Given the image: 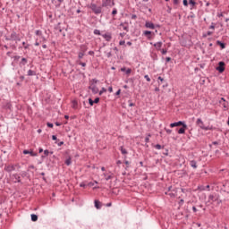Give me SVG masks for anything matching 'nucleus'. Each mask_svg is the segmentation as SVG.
Masks as SVG:
<instances>
[{"instance_id":"21","label":"nucleus","mask_w":229,"mask_h":229,"mask_svg":"<svg viewBox=\"0 0 229 229\" xmlns=\"http://www.w3.org/2000/svg\"><path fill=\"white\" fill-rule=\"evenodd\" d=\"M216 44H217V46H220V47H221L222 49H225V47H226V46L225 45V43H223V42H221V41H219V40L216 41Z\"/></svg>"},{"instance_id":"5","label":"nucleus","mask_w":229,"mask_h":229,"mask_svg":"<svg viewBox=\"0 0 229 229\" xmlns=\"http://www.w3.org/2000/svg\"><path fill=\"white\" fill-rule=\"evenodd\" d=\"M216 71L218 72H225V62L221 61L218 63V66L216 67Z\"/></svg>"},{"instance_id":"4","label":"nucleus","mask_w":229,"mask_h":229,"mask_svg":"<svg viewBox=\"0 0 229 229\" xmlns=\"http://www.w3.org/2000/svg\"><path fill=\"white\" fill-rule=\"evenodd\" d=\"M114 0H102V6L106 7V6H114Z\"/></svg>"},{"instance_id":"47","label":"nucleus","mask_w":229,"mask_h":229,"mask_svg":"<svg viewBox=\"0 0 229 229\" xmlns=\"http://www.w3.org/2000/svg\"><path fill=\"white\" fill-rule=\"evenodd\" d=\"M108 92H110V93L114 92V88H112V86H110V87L108 88Z\"/></svg>"},{"instance_id":"22","label":"nucleus","mask_w":229,"mask_h":229,"mask_svg":"<svg viewBox=\"0 0 229 229\" xmlns=\"http://www.w3.org/2000/svg\"><path fill=\"white\" fill-rule=\"evenodd\" d=\"M36 35L37 37H39L40 38H42V40H46L44 37H42V32L40 30H36Z\"/></svg>"},{"instance_id":"58","label":"nucleus","mask_w":229,"mask_h":229,"mask_svg":"<svg viewBox=\"0 0 229 229\" xmlns=\"http://www.w3.org/2000/svg\"><path fill=\"white\" fill-rule=\"evenodd\" d=\"M116 164H117V165H121V164H123V162H122L121 160H118V161L116 162Z\"/></svg>"},{"instance_id":"8","label":"nucleus","mask_w":229,"mask_h":229,"mask_svg":"<svg viewBox=\"0 0 229 229\" xmlns=\"http://www.w3.org/2000/svg\"><path fill=\"white\" fill-rule=\"evenodd\" d=\"M196 124L197 126H199L201 130L205 128V123H203V120H201L200 118L197 119Z\"/></svg>"},{"instance_id":"1","label":"nucleus","mask_w":229,"mask_h":229,"mask_svg":"<svg viewBox=\"0 0 229 229\" xmlns=\"http://www.w3.org/2000/svg\"><path fill=\"white\" fill-rule=\"evenodd\" d=\"M88 8H89L93 12V13H95V15H99V13H102V12H103V7L98 6L96 4H89Z\"/></svg>"},{"instance_id":"42","label":"nucleus","mask_w":229,"mask_h":229,"mask_svg":"<svg viewBox=\"0 0 229 229\" xmlns=\"http://www.w3.org/2000/svg\"><path fill=\"white\" fill-rule=\"evenodd\" d=\"M124 44H126V42L124 40H122L119 42V46H124Z\"/></svg>"},{"instance_id":"6","label":"nucleus","mask_w":229,"mask_h":229,"mask_svg":"<svg viewBox=\"0 0 229 229\" xmlns=\"http://www.w3.org/2000/svg\"><path fill=\"white\" fill-rule=\"evenodd\" d=\"M89 90H91V92L93 94H98L99 93V89L98 88V86H96V84L92 83L90 86H89Z\"/></svg>"},{"instance_id":"35","label":"nucleus","mask_w":229,"mask_h":229,"mask_svg":"<svg viewBox=\"0 0 229 229\" xmlns=\"http://www.w3.org/2000/svg\"><path fill=\"white\" fill-rule=\"evenodd\" d=\"M182 4L184 6H189V1H187V0H183Z\"/></svg>"},{"instance_id":"30","label":"nucleus","mask_w":229,"mask_h":229,"mask_svg":"<svg viewBox=\"0 0 229 229\" xmlns=\"http://www.w3.org/2000/svg\"><path fill=\"white\" fill-rule=\"evenodd\" d=\"M104 92H106V89L102 88V89L99 91V96H103Z\"/></svg>"},{"instance_id":"57","label":"nucleus","mask_w":229,"mask_h":229,"mask_svg":"<svg viewBox=\"0 0 229 229\" xmlns=\"http://www.w3.org/2000/svg\"><path fill=\"white\" fill-rule=\"evenodd\" d=\"M192 210H193V212H198V208H196V207H192Z\"/></svg>"},{"instance_id":"60","label":"nucleus","mask_w":229,"mask_h":229,"mask_svg":"<svg viewBox=\"0 0 229 229\" xmlns=\"http://www.w3.org/2000/svg\"><path fill=\"white\" fill-rule=\"evenodd\" d=\"M145 142H149V137L145 138Z\"/></svg>"},{"instance_id":"40","label":"nucleus","mask_w":229,"mask_h":229,"mask_svg":"<svg viewBox=\"0 0 229 229\" xmlns=\"http://www.w3.org/2000/svg\"><path fill=\"white\" fill-rule=\"evenodd\" d=\"M112 15H117V9H114V10H113Z\"/></svg>"},{"instance_id":"27","label":"nucleus","mask_w":229,"mask_h":229,"mask_svg":"<svg viewBox=\"0 0 229 229\" xmlns=\"http://www.w3.org/2000/svg\"><path fill=\"white\" fill-rule=\"evenodd\" d=\"M189 4H191L193 8V6H196V2L194 0H189Z\"/></svg>"},{"instance_id":"50","label":"nucleus","mask_w":229,"mask_h":229,"mask_svg":"<svg viewBox=\"0 0 229 229\" xmlns=\"http://www.w3.org/2000/svg\"><path fill=\"white\" fill-rule=\"evenodd\" d=\"M115 96H121V89H118L115 93Z\"/></svg>"},{"instance_id":"25","label":"nucleus","mask_w":229,"mask_h":229,"mask_svg":"<svg viewBox=\"0 0 229 229\" xmlns=\"http://www.w3.org/2000/svg\"><path fill=\"white\" fill-rule=\"evenodd\" d=\"M104 176H105L106 182H108V180H112V179L114 178V176H112V175H106V174H104Z\"/></svg>"},{"instance_id":"12","label":"nucleus","mask_w":229,"mask_h":229,"mask_svg":"<svg viewBox=\"0 0 229 229\" xmlns=\"http://www.w3.org/2000/svg\"><path fill=\"white\" fill-rule=\"evenodd\" d=\"M162 44H163L162 41H159L154 44V47L157 49V51H161Z\"/></svg>"},{"instance_id":"37","label":"nucleus","mask_w":229,"mask_h":229,"mask_svg":"<svg viewBox=\"0 0 229 229\" xmlns=\"http://www.w3.org/2000/svg\"><path fill=\"white\" fill-rule=\"evenodd\" d=\"M162 55H167V49H161Z\"/></svg>"},{"instance_id":"9","label":"nucleus","mask_w":229,"mask_h":229,"mask_svg":"<svg viewBox=\"0 0 229 229\" xmlns=\"http://www.w3.org/2000/svg\"><path fill=\"white\" fill-rule=\"evenodd\" d=\"M102 37L106 42H110V40H112V34L110 33L103 34Z\"/></svg>"},{"instance_id":"53","label":"nucleus","mask_w":229,"mask_h":229,"mask_svg":"<svg viewBox=\"0 0 229 229\" xmlns=\"http://www.w3.org/2000/svg\"><path fill=\"white\" fill-rule=\"evenodd\" d=\"M185 201L183 200V199H182L180 201H179V205H182Z\"/></svg>"},{"instance_id":"45","label":"nucleus","mask_w":229,"mask_h":229,"mask_svg":"<svg viewBox=\"0 0 229 229\" xmlns=\"http://www.w3.org/2000/svg\"><path fill=\"white\" fill-rule=\"evenodd\" d=\"M30 150H23V155H30Z\"/></svg>"},{"instance_id":"3","label":"nucleus","mask_w":229,"mask_h":229,"mask_svg":"<svg viewBox=\"0 0 229 229\" xmlns=\"http://www.w3.org/2000/svg\"><path fill=\"white\" fill-rule=\"evenodd\" d=\"M175 126H183V128H187V124L184 122L179 121L170 124V128H175Z\"/></svg>"},{"instance_id":"31","label":"nucleus","mask_w":229,"mask_h":229,"mask_svg":"<svg viewBox=\"0 0 229 229\" xmlns=\"http://www.w3.org/2000/svg\"><path fill=\"white\" fill-rule=\"evenodd\" d=\"M94 35H101V31L99 30H95Z\"/></svg>"},{"instance_id":"34","label":"nucleus","mask_w":229,"mask_h":229,"mask_svg":"<svg viewBox=\"0 0 229 229\" xmlns=\"http://www.w3.org/2000/svg\"><path fill=\"white\" fill-rule=\"evenodd\" d=\"M156 149H162V145L157 144L155 145Z\"/></svg>"},{"instance_id":"52","label":"nucleus","mask_w":229,"mask_h":229,"mask_svg":"<svg viewBox=\"0 0 229 229\" xmlns=\"http://www.w3.org/2000/svg\"><path fill=\"white\" fill-rule=\"evenodd\" d=\"M35 46H40V43L38 42V38L36 39Z\"/></svg>"},{"instance_id":"29","label":"nucleus","mask_w":229,"mask_h":229,"mask_svg":"<svg viewBox=\"0 0 229 229\" xmlns=\"http://www.w3.org/2000/svg\"><path fill=\"white\" fill-rule=\"evenodd\" d=\"M78 56H79L80 59H81V58H83V56H85V53L84 52H80Z\"/></svg>"},{"instance_id":"18","label":"nucleus","mask_w":229,"mask_h":229,"mask_svg":"<svg viewBox=\"0 0 229 229\" xmlns=\"http://www.w3.org/2000/svg\"><path fill=\"white\" fill-rule=\"evenodd\" d=\"M64 164L67 165H71L72 164V157H69L65 161Z\"/></svg>"},{"instance_id":"62","label":"nucleus","mask_w":229,"mask_h":229,"mask_svg":"<svg viewBox=\"0 0 229 229\" xmlns=\"http://www.w3.org/2000/svg\"><path fill=\"white\" fill-rule=\"evenodd\" d=\"M124 164H125V165H130V162L127 160L124 161Z\"/></svg>"},{"instance_id":"64","label":"nucleus","mask_w":229,"mask_h":229,"mask_svg":"<svg viewBox=\"0 0 229 229\" xmlns=\"http://www.w3.org/2000/svg\"><path fill=\"white\" fill-rule=\"evenodd\" d=\"M58 146H64V141L59 142Z\"/></svg>"},{"instance_id":"20","label":"nucleus","mask_w":229,"mask_h":229,"mask_svg":"<svg viewBox=\"0 0 229 229\" xmlns=\"http://www.w3.org/2000/svg\"><path fill=\"white\" fill-rule=\"evenodd\" d=\"M120 150L122 155H128V150H126V148H124V147H120Z\"/></svg>"},{"instance_id":"36","label":"nucleus","mask_w":229,"mask_h":229,"mask_svg":"<svg viewBox=\"0 0 229 229\" xmlns=\"http://www.w3.org/2000/svg\"><path fill=\"white\" fill-rule=\"evenodd\" d=\"M144 78L147 81H151V78H149V75H145Z\"/></svg>"},{"instance_id":"11","label":"nucleus","mask_w":229,"mask_h":229,"mask_svg":"<svg viewBox=\"0 0 229 229\" xmlns=\"http://www.w3.org/2000/svg\"><path fill=\"white\" fill-rule=\"evenodd\" d=\"M145 27L148 28V30H155V24L151 21H146Z\"/></svg>"},{"instance_id":"7","label":"nucleus","mask_w":229,"mask_h":229,"mask_svg":"<svg viewBox=\"0 0 229 229\" xmlns=\"http://www.w3.org/2000/svg\"><path fill=\"white\" fill-rule=\"evenodd\" d=\"M12 180L14 183H21V176L17 174L12 175Z\"/></svg>"},{"instance_id":"17","label":"nucleus","mask_w":229,"mask_h":229,"mask_svg":"<svg viewBox=\"0 0 229 229\" xmlns=\"http://www.w3.org/2000/svg\"><path fill=\"white\" fill-rule=\"evenodd\" d=\"M190 165H191V167H193V169H197V167H198V165H197L196 161H194V160H191L190 162Z\"/></svg>"},{"instance_id":"39","label":"nucleus","mask_w":229,"mask_h":229,"mask_svg":"<svg viewBox=\"0 0 229 229\" xmlns=\"http://www.w3.org/2000/svg\"><path fill=\"white\" fill-rule=\"evenodd\" d=\"M202 130H205L206 131H208V130H212V128L204 126V128H202Z\"/></svg>"},{"instance_id":"38","label":"nucleus","mask_w":229,"mask_h":229,"mask_svg":"<svg viewBox=\"0 0 229 229\" xmlns=\"http://www.w3.org/2000/svg\"><path fill=\"white\" fill-rule=\"evenodd\" d=\"M79 65H81V67H87V64L86 63H79Z\"/></svg>"},{"instance_id":"59","label":"nucleus","mask_w":229,"mask_h":229,"mask_svg":"<svg viewBox=\"0 0 229 229\" xmlns=\"http://www.w3.org/2000/svg\"><path fill=\"white\" fill-rule=\"evenodd\" d=\"M106 207H112V202L106 204Z\"/></svg>"},{"instance_id":"13","label":"nucleus","mask_w":229,"mask_h":229,"mask_svg":"<svg viewBox=\"0 0 229 229\" xmlns=\"http://www.w3.org/2000/svg\"><path fill=\"white\" fill-rule=\"evenodd\" d=\"M120 30H123L124 31H128V30H129L128 23H121L120 24Z\"/></svg>"},{"instance_id":"32","label":"nucleus","mask_w":229,"mask_h":229,"mask_svg":"<svg viewBox=\"0 0 229 229\" xmlns=\"http://www.w3.org/2000/svg\"><path fill=\"white\" fill-rule=\"evenodd\" d=\"M125 74L130 75L131 74V70L130 68H128L127 70H125Z\"/></svg>"},{"instance_id":"26","label":"nucleus","mask_w":229,"mask_h":229,"mask_svg":"<svg viewBox=\"0 0 229 229\" xmlns=\"http://www.w3.org/2000/svg\"><path fill=\"white\" fill-rule=\"evenodd\" d=\"M28 76H35V72L32 70L28 71Z\"/></svg>"},{"instance_id":"24","label":"nucleus","mask_w":229,"mask_h":229,"mask_svg":"<svg viewBox=\"0 0 229 229\" xmlns=\"http://www.w3.org/2000/svg\"><path fill=\"white\" fill-rule=\"evenodd\" d=\"M20 64H21V65H25V64H28V59L23 57V58L21 59V61Z\"/></svg>"},{"instance_id":"10","label":"nucleus","mask_w":229,"mask_h":229,"mask_svg":"<svg viewBox=\"0 0 229 229\" xmlns=\"http://www.w3.org/2000/svg\"><path fill=\"white\" fill-rule=\"evenodd\" d=\"M143 35L145 37H147L148 40H152L153 39V37L151 36V31H149V30L143 31Z\"/></svg>"},{"instance_id":"46","label":"nucleus","mask_w":229,"mask_h":229,"mask_svg":"<svg viewBox=\"0 0 229 229\" xmlns=\"http://www.w3.org/2000/svg\"><path fill=\"white\" fill-rule=\"evenodd\" d=\"M131 19H132V21H135V19H137V14H132Z\"/></svg>"},{"instance_id":"51","label":"nucleus","mask_w":229,"mask_h":229,"mask_svg":"<svg viewBox=\"0 0 229 229\" xmlns=\"http://www.w3.org/2000/svg\"><path fill=\"white\" fill-rule=\"evenodd\" d=\"M210 30H216V26L214 25V23H212V25L209 27Z\"/></svg>"},{"instance_id":"55","label":"nucleus","mask_w":229,"mask_h":229,"mask_svg":"<svg viewBox=\"0 0 229 229\" xmlns=\"http://www.w3.org/2000/svg\"><path fill=\"white\" fill-rule=\"evenodd\" d=\"M122 72H126V67L121 68Z\"/></svg>"},{"instance_id":"19","label":"nucleus","mask_w":229,"mask_h":229,"mask_svg":"<svg viewBox=\"0 0 229 229\" xmlns=\"http://www.w3.org/2000/svg\"><path fill=\"white\" fill-rule=\"evenodd\" d=\"M95 207L99 210V208H101V201L95 200Z\"/></svg>"},{"instance_id":"41","label":"nucleus","mask_w":229,"mask_h":229,"mask_svg":"<svg viewBox=\"0 0 229 229\" xmlns=\"http://www.w3.org/2000/svg\"><path fill=\"white\" fill-rule=\"evenodd\" d=\"M174 4H175V5L180 4V0H174Z\"/></svg>"},{"instance_id":"43","label":"nucleus","mask_w":229,"mask_h":229,"mask_svg":"<svg viewBox=\"0 0 229 229\" xmlns=\"http://www.w3.org/2000/svg\"><path fill=\"white\" fill-rule=\"evenodd\" d=\"M44 155H46V157H47L49 155V150H47V149L44 150Z\"/></svg>"},{"instance_id":"14","label":"nucleus","mask_w":229,"mask_h":229,"mask_svg":"<svg viewBox=\"0 0 229 229\" xmlns=\"http://www.w3.org/2000/svg\"><path fill=\"white\" fill-rule=\"evenodd\" d=\"M72 108H73L74 110H78V100L72 101Z\"/></svg>"},{"instance_id":"54","label":"nucleus","mask_w":229,"mask_h":229,"mask_svg":"<svg viewBox=\"0 0 229 229\" xmlns=\"http://www.w3.org/2000/svg\"><path fill=\"white\" fill-rule=\"evenodd\" d=\"M157 80H159L161 83L164 81V78H162L160 76L157 78Z\"/></svg>"},{"instance_id":"56","label":"nucleus","mask_w":229,"mask_h":229,"mask_svg":"<svg viewBox=\"0 0 229 229\" xmlns=\"http://www.w3.org/2000/svg\"><path fill=\"white\" fill-rule=\"evenodd\" d=\"M170 61H171V57H166V58H165V62H166V63H169Z\"/></svg>"},{"instance_id":"63","label":"nucleus","mask_w":229,"mask_h":229,"mask_svg":"<svg viewBox=\"0 0 229 229\" xmlns=\"http://www.w3.org/2000/svg\"><path fill=\"white\" fill-rule=\"evenodd\" d=\"M207 191H210V185L206 186Z\"/></svg>"},{"instance_id":"16","label":"nucleus","mask_w":229,"mask_h":229,"mask_svg":"<svg viewBox=\"0 0 229 229\" xmlns=\"http://www.w3.org/2000/svg\"><path fill=\"white\" fill-rule=\"evenodd\" d=\"M187 130V127H182L181 129L178 130L179 135H183L185 133V131Z\"/></svg>"},{"instance_id":"33","label":"nucleus","mask_w":229,"mask_h":229,"mask_svg":"<svg viewBox=\"0 0 229 229\" xmlns=\"http://www.w3.org/2000/svg\"><path fill=\"white\" fill-rule=\"evenodd\" d=\"M89 103L90 106H94V100H92V98H89Z\"/></svg>"},{"instance_id":"23","label":"nucleus","mask_w":229,"mask_h":229,"mask_svg":"<svg viewBox=\"0 0 229 229\" xmlns=\"http://www.w3.org/2000/svg\"><path fill=\"white\" fill-rule=\"evenodd\" d=\"M31 221H34V222L38 221V216L35 214H32L31 215Z\"/></svg>"},{"instance_id":"61","label":"nucleus","mask_w":229,"mask_h":229,"mask_svg":"<svg viewBox=\"0 0 229 229\" xmlns=\"http://www.w3.org/2000/svg\"><path fill=\"white\" fill-rule=\"evenodd\" d=\"M56 139H57V138H56L55 135H53V136H52V140H56Z\"/></svg>"},{"instance_id":"2","label":"nucleus","mask_w":229,"mask_h":229,"mask_svg":"<svg viewBox=\"0 0 229 229\" xmlns=\"http://www.w3.org/2000/svg\"><path fill=\"white\" fill-rule=\"evenodd\" d=\"M21 169V165L19 164L13 165V164H8L4 165V170L6 171V173H12L13 171H15V169Z\"/></svg>"},{"instance_id":"48","label":"nucleus","mask_w":229,"mask_h":229,"mask_svg":"<svg viewBox=\"0 0 229 229\" xmlns=\"http://www.w3.org/2000/svg\"><path fill=\"white\" fill-rule=\"evenodd\" d=\"M93 103H96V104L99 103V98H96Z\"/></svg>"},{"instance_id":"49","label":"nucleus","mask_w":229,"mask_h":229,"mask_svg":"<svg viewBox=\"0 0 229 229\" xmlns=\"http://www.w3.org/2000/svg\"><path fill=\"white\" fill-rule=\"evenodd\" d=\"M47 126H48V128H53L54 125H53V123H47Z\"/></svg>"},{"instance_id":"44","label":"nucleus","mask_w":229,"mask_h":229,"mask_svg":"<svg viewBox=\"0 0 229 229\" xmlns=\"http://www.w3.org/2000/svg\"><path fill=\"white\" fill-rule=\"evenodd\" d=\"M129 106H135V104H133L131 100H129Z\"/></svg>"},{"instance_id":"28","label":"nucleus","mask_w":229,"mask_h":229,"mask_svg":"<svg viewBox=\"0 0 229 229\" xmlns=\"http://www.w3.org/2000/svg\"><path fill=\"white\" fill-rule=\"evenodd\" d=\"M165 131H166L168 135H171V133H173V130L167 128H165Z\"/></svg>"},{"instance_id":"15","label":"nucleus","mask_w":229,"mask_h":229,"mask_svg":"<svg viewBox=\"0 0 229 229\" xmlns=\"http://www.w3.org/2000/svg\"><path fill=\"white\" fill-rule=\"evenodd\" d=\"M208 199H209V201H213V202L217 201V196H216L214 194L209 195Z\"/></svg>"}]
</instances>
